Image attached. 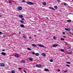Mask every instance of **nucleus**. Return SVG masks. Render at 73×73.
Instances as JSON below:
<instances>
[{
	"mask_svg": "<svg viewBox=\"0 0 73 73\" xmlns=\"http://www.w3.org/2000/svg\"><path fill=\"white\" fill-rule=\"evenodd\" d=\"M38 45L39 46H40V47H44V46H43V45H42L40 44H38Z\"/></svg>",
	"mask_w": 73,
	"mask_h": 73,
	"instance_id": "nucleus-9",
	"label": "nucleus"
},
{
	"mask_svg": "<svg viewBox=\"0 0 73 73\" xmlns=\"http://www.w3.org/2000/svg\"><path fill=\"white\" fill-rule=\"evenodd\" d=\"M50 9H52V10H54V9L53 8H52L51 7H50L49 8Z\"/></svg>",
	"mask_w": 73,
	"mask_h": 73,
	"instance_id": "nucleus-19",
	"label": "nucleus"
},
{
	"mask_svg": "<svg viewBox=\"0 0 73 73\" xmlns=\"http://www.w3.org/2000/svg\"><path fill=\"white\" fill-rule=\"evenodd\" d=\"M0 17H1V15H0Z\"/></svg>",
	"mask_w": 73,
	"mask_h": 73,
	"instance_id": "nucleus-52",
	"label": "nucleus"
},
{
	"mask_svg": "<svg viewBox=\"0 0 73 73\" xmlns=\"http://www.w3.org/2000/svg\"><path fill=\"white\" fill-rule=\"evenodd\" d=\"M65 30H66V31H70L71 29L70 28H68V29H65Z\"/></svg>",
	"mask_w": 73,
	"mask_h": 73,
	"instance_id": "nucleus-3",
	"label": "nucleus"
},
{
	"mask_svg": "<svg viewBox=\"0 0 73 73\" xmlns=\"http://www.w3.org/2000/svg\"><path fill=\"white\" fill-rule=\"evenodd\" d=\"M49 61L50 62H53V60L52 59H50Z\"/></svg>",
	"mask_w": 73,
	"mask_h": 73,
	"instance_id": "nucleus-21",
	"label": "nucleus"
},
{
	"mask_svg": "<svg viewBox=\"0 0 73 73\" xmlns=\"http://www.w3.org/2000/svg\"><path fill=\"white\" fill-rule=\"evenodd\" d=\"M21 62H23V63H24V62H25V61L24 60H22L21 61Z\"/></svg>",
	"mask_w": 73,
	"mask_h": 73,
	"instance_id": "nucleus-22",
	"label": "nucleus"
},
{
	"mask_svg": "<svg viewBox=\"0 0 73 73\" xmlns=\"http://www.w3.org/2000/svg\"><path fill=\"white\" fill-rule=\"evenodd\" d=\"M60 51H61V52H63L64 51V50H63V49H61L60 50Z\"/></svg>",
	"mask_w": 73,
	"mask_h": 73,
	"instance_id": "nucleus-25",
	"label": "nucleus"
},
{
	"mask_svg": "<svg viewBox=\"0 0 73 73\" xmlns=\"http://www.w3.org/2000/svg\"><path fill=\"white\" fill-rule=\"evenodd\" d=\"M60 70L58 69V72H60Z\"/></svg>",
	"mask_w": 73,
	"mask_h": 73,
	"instance_id": "nucleus-44",
	"label": "nucleus"
},
{
	"mask_svg": "<svg viewBox=\"0 0 73 73\" xmlns=\"http://www.w3.org/2000/svg\"><path fill=\"white\" fill-rule=\"evenodd\" d=\"M19 17H20V18H23V16L22 15H19Z\"/></svg>",
	"mask_w": 73,
	"mask_h": 73,
	"instance_id": "nucleus-11",
	"label": "nucleus"
},
{
	"mask_svg": "<svg viewBox=\"0 0 73 73\" xmlns=\"http://www.w3.org/2000/svg\"><path fill=\"white\" fill-rule=\"evenodd\" d=\"M9 3H12V2L11 1H9Z\"/></svg>",
	"mask_w": 73,
	"mask_h": 73,
	"instance_id": "nucleus-37",
	"label": "nucleus"
},
{
	"mask_svg": "<svg viewBox=\"0 0 73 73\" xmlns=\"http://www.w3.org/2000/svg\"><path fill=\"white\" fill-rule=\"evenodd\" d=\"M19 33H20V34L21 33V32H19Z\"/></svg>",
	"mask_w": 73,
	"mask_h": 73,
	"instance_id": "nucleus-49",
	"label": "nucleus"
},
{
	"mask_svg": "<svg viewBox=\"0 0 73 73\" xmlns=\"http://www.w3.org/2000/svg\"><path fill=\"white\" fill-rule=\"evenodd\" d=\"M15 57H17V58L19 57V54H15Z\"/></svg>",
	"mask_w": 73,
	"mask_h": 73,
	"instance_id": "nucleus-7",
	"label": "nucleus"
},
{
	"mask_svg": "<svg viewBox=\"0 0 73 73\" xmlns=\"http://www.w3.org/2000/svg\"><path fill=\"white\" fill-rule=\"evenodd\" d=\"M0 35H2V32L0 31Z\"/></svg>",
	"mask_w": 73,
	"mask_h": 73,
	"instance_id": "nucleus-38",
	"label": "nucleus"
},
{
	"mask_svg": "<svg viewBox=\"0 0 73 73\" xmlns=\"http://www.w3.org/2000/svg\"><path fill=\"white\" fill-rule=\"evenodd\" d=\"M46 19H48V18L46 17Z\"/></svg>",
	"mask_w": 73,
	"mask_h": 73,
	"instance_id": "nucleus-50",
	"label": "nucleus"
},
{
	"mask_svg": "<svg viewBox=\"0 0 73 73\" xmlns=\"http://www.w3.org/2000/svg\"><path fill=\"white\" fill-rule=\"evenodd\" d=\"M63 37H64L65 38H66V36H63Z\"/></svg>",
	"mask_w": 73,
	"mask_h": 73,
	"instance_id": "nucleus-48",
	"label": "nucleus"
},
{
	"mask_svg": "<svg viewBox=\"0 0 73 73\" xmlns=\"http://www.w3.org/2000/svg\"><path fill=\"white\" fill-rule=\"evenodd\" d=\"M19 70H21L22 69V68H19Z\"/></svg>",
	"mask_w": 73,
	"mask_h": 73,
	"instance_id": "nucleus-31",
	"label": "nucleus"
},
{
	"mask_svg": "<svg viewBox=\"0 0 73 73\" xmlns=\"http://www.w3.org/2000/svg\"><path fill=\"white\" fill-rule=\"evenodd\" d=\"M22 20H24V18H21Z\"/></svg>",
	"mask_w": 73,
	"mask_h": 73,
	"instance_id": "nucleus-33",
	"label": "nucleus"
},
{
	"mask_svg": "<svg viewBox=\"0 0 73 73\" xmlns=\"http://www.w3.org/2000/svg\"><path fill=\"white\" fill-rule=\"evenodd\" d=\"M2 37H3V38H5V37H6V36H3Z\"/></svg>",
	"mask_w": 73,
	"mask_h": 73,
	"instance_id": "nucleus-35",
	"label": "nucleus"
},
{
	"mask_svg": "<svg viewBox=\"0 0 73 73\" xmlns=\"http://www.w3.org/2000/svg\"><path fill=\"white\" fill-rule=\"evenodd\" d=\"M64 38H61V40H64Z\"/></svg>",
	"mask_w": 73,
	"mask_h": 73,
	"instance_id": "nucleus-36",
	"label": "nucleus"
},
{
	"mask_svg": "<svg viewBox=\"0 0 73 73\" xmlns=\"http://www.w3.org/2000/svg\"><path fill=\"white\" fill-rule=\"evenodd\" d=\"M23 37L24 38H26L27 37V36H23Z\"/></svg>",
	"mask_w": 73,
	"mask_h": 73,
	"instance_id": "nucleus-34",
	"label": "nucleus"
},
{
	"mask_svg": "<svg viewBox=\"0 0 73 73\" xmlns=\"http://www.w3.org/2000/svg\"><path fill=\"white\" fill-rule=\"evenodd\" d=\"M66 72H68V71H67V70H66L64 71V73H66Z\"/></svg>",
	"mask_w": 73,
	"mask_h": 73,
	"instance_id": "nucleus-32",
	"label": "nucleus"
},
{
	"mask_svg": "<svg viewBox=\"0 0 73 73\" xmlns=\"http://www.w3.org/2000/svg\"><path fill=\"white\" fill-rule=\"evenodd\" d=\"M32 46H34V47H37V46H36V45L35 44H32Z\"/></svg>",
	"mask_w": 73,
	"mask_h": 73,
	"instance_id": "nucleus-14",
	"label": "nucleus"
},
{
	"mask_svg": "<svg viewBox=\"0 0 73 73\" xmlns=\"http://www.w3.org/2000/svg\"><path fill=\"white\" fill-rule=\"evenodd\" d=\"M36 35H34V36H35V37H36Z\"/></svg>",
	"mask_w": 73,
	"mask_h": 73,
	"instance_id": "nucleus-51",
	"label": "nucleus"
},
{
	"mask_svg": "<svg viewBox=\"0 0 73 73\" xmlns=\"http://www.w3.org/2000/svg\"><path fill=\"white\" fill-rule=\"evenodd\" d=\"M67 22H69V23H70L71 22V20H67Z\"/></svg>",
	"mask_w": 73,
	"mask_h": 73,
	"instance_id": "nucleus-16",
	"label": "nucleus"
},
{
	"mask_svg": "<svg viewBox=\"0 0 73 73\" xmlns=\"http://www.w3.org/2000/svg\"><path fill=\"white\" fill-rule=\"evenodd\" d=\"M60 1V0H58V2H59Z\"/></svg>",
	"mask_w": 73,
	"mask_h": 73,
	"instance_id": "nucleus-47",
	"label": "nucleus"
},
{
	"mask_svg": "<svg viewBox=\"0 0 73 73\" xmlns=\"http://www.w3.org/2000/svg\"><path fill=\"white\" fill-rule=\"evenodd\" d=\"M24 72H25V73H27V72H26V71H25V70H24Z\"/></svg>",
	"mask_w": 73,
	"mask_h": 73,
	"instance_id": "nucleus-43",
	"label": "nucleus"
},
{
	"mask_svg": "<svg viewBox=\"0 0 73 73\" xmlns=\"http://www.w3.org/2000/svg\"><path fill=\"white\" fill-rule=\"evenodd\" d=\"M66 66H68V67H69L70 66V65H66Z\"/></svg>",
	"mask_w": 73,
	"mask_h": 73,
	"instance_id": "nucleus-30",
	"label": "nucleus"
},
{
	"mask_svg": "<svg viewBox=\"0 0 73 73\" xmlns=\"http://www.w3.org/2000/svg\"><path fill=\"white\" fill-rule=\"evenodd\" d=\"M66 5V3H65L64 4V5Z\"/></svg>",
	"mask_w": 73,
	"mask_h": 73,
	"instance_id": "nucleus-39",
	"label": "nucleus"
},
{
	"mask_svg": "<svg viewBox=\"0 0 73 73\" xmlns=\"http://www.w3.org/2000/svg\"><path fill=\"white\" fill-rule=\"evenodd\" d=\"M44 70H45V71H46V72H48V71L49 70H48V69H44Z\"/></svg>",
	"mask_w": 73,
	"mask_h": 73,
	"instance_id": "nucleus-18",
	"label": "nucleus"
},
{
	"mask_svg": "<svg viewBox=\"0 0 73 73\" xmlns=\"http://www.w3.org/2000/svg\"><path fill=\"white\" fill-rule=\"evenodd\" d=\"M54 8H55V9H57V6H55L54 7Z\"/></svg>",
	"mask_w": 73,
	"mask_h": 73,
	"instance_id": "nucleus-23",
	"label": "nucleus"
},
{
	"mask_svg": "<svg viewBox=\"0 0 73 73\" xmlns=\"http://www.w3.org/2000/svg\"><path fill=\"white\" fill-rule=\"evenodd\" d=\"M20 26V27H22L23 28H24V27H25V26H24V25H21Z\"/></svg>",
	"mask_w": 73,
	"mask_h": 73,
	"instance_id": "nucleus-13",
	"label": "nucleus"
},
{
	"mask_svg": "<svg viewBox=\"0 0 73 73\" xmlns=\"http://www.w3.org/2000/svg\"><path fill=\"white\" fill-rule=\"evenodd\" d=\"M66 63H67V64H70V62H67Z\"/></svg>",
	"mask_w": 73,
	"mask_h": 73,
	"instance_id": "nucleus-28",
	"label": "nucleus"
},
{
	"mask_svg": "<svg viewBox=\"0 0 73 73\" xmlns=\"http://www.w3.org/2000/svg\"><path fill=\"white\" fill-rule=\"evenodd\" d=\"M58 46V45H53V47H56V46Z\"/></svg>",
	"mask_w": 73,
	"mask_h": 73,
	"instance_id": "nucleus-17",
	"label": "nucleus"
},
{
	"mask_svg": "<svg viewBox=\"0 0 73 73\" xmlns=\"http://www.w3.org/2000/svg\"><path fill=\"white\" fill-rule=\"evenodd\" d=\"M2 51H5V50H2Z\"/></svg>",
	"mask_w": 73,
	"mask_h": 73,
	"instance_id": "nucleus-46",
	"label": "nucleus"
},
{
	"mask_svg": "<svg viewBox=\"0 0 73 73\" xmlns=\"http://www.w3.org/2000/svg\"><path fill=\"white\" fill-rule=\"evenodd\" d=\"M36 66L37 67H41V64H37L36 65Z\"/></svg>",
	"mask_w": 73,
	"mask_h": 73,
	"instance_id": "nucleus-5",
	"label": "nucleus"
},
{
	"mask_svg": "<svg viewBox=\"0 0 73 73\" xmlns=\"http://www.w3.org/2000/svg\"><path fill=\"white\" fill-rule=\"evenodd\" d=\"M42 4L43 5H46V3L45 2H44Z\"/></svg>",
	"mask_w": 73,
	"mask_h": 73,
	"instance_id": "nucleus-10",
	"label": "nucleus"
},
{
	"mask_svg": "<svg viewBox=\"0 0 73 73\" xmlns=\"http://www.w3.org/2000/svg\"><path fill=\"white\" fill-rule=\"evenodd\" d=\"M72 41H73V39L72 40Z\"/></svg>",
	"mask_w": 73,
	"mask_h": 73,
	"instance_id": "nucleus-54",
	"label": "nucleus"
},
{
	"mask_svg": "<svg viewBox=\"0 0 73 73\" xmlns=\"http://www.w3.org/2000/svg\"><path fill=\"white\" fill-rule=\"evenodd\" d=\"M29 60L30 61H32V60H33V58H31V57L29 58Z\"/></svg>",
	"mask_w": 73,
	"mask_h": 73,
	"instance_id": "nucleus-12",
	"label": "nucleus"
},
{
	"mask_svg": "<svg viewBox=\"0 0 73 73\" xmlns=\"http://www.w3.org/2000/svg\"><path fill=\"white\" fill-rule=\"evenodd\" d=\"M27 3L29 5H33V3L31 2H27Z\"/></svg>",
	"mask_w": 73,
	"mask_h": 73,
	"instance_id": "nucleus-1",
	"label": "nucleus"
},
{
	"mask_svg": "<svg viewBox=\"0 0 73 73\" xmlns=\"http://www.w3.org/2000/svg\"><path fill=\"white\" fill-rule=\"evenodd\" d=\"M20 22L21 23H24V21H23L21 20Z\"/></svg>",
	"mask_w": 73,
	"mask_h": 73,
	"instance_id": "nucleus-24",
	"label": "nucleus"
},
{
	"mask_svg": "<svg viewBox=\"0 0 73 73\" xmlns=\"http://www.w3.org/2000/svg\"><path fill=\"white\" fill-rule=\"evenodd\" d=\"M22 2H23V3H25V0H23L22 1Z\"/></svg>",
	"mask_w": 73,
	"mask_h": 73,
	"instance_id": "nucleus-27",
	"label": "nucleus"
},
{
	"mask_svg": "<svg viewBox=\"0 0 73 73\" xmlns=\"http://www.w3.org/2000/svg\"><path fill=\"white\" fill-rule=\"evenodd\" d=\"M53 38L54 40H56V39H57V38L55 36H54L53 37Z\"/></svg>",
	"mask_w": 73,
	"mask_h": 73,
	"instance_id": "nucleus-20",
	"label": "nucleus"
},
{
	"mask_svg": "<svg viewBox=\"0 0 73 73\" xmlns=\"http://www.w3.org/2000/svg\"><path fill=\"white\" fill-rule=\"evenodd\" d=\"M68 54H71V53H72V52H68Z\"/></svg>",
	"mask_w": 73,
	"mask_h": 73,
	"instance_id": "nucleus-40",
	"label": "nucleus"
},
{
	"mask_svg": "<svg viewBox=\"0 0 73 73\" xmlns=\"http://www.w3.org/2000/svg\"><path fill=\"white\" fill-rule=\"evenodd\" d=\"M72 0V1H73V0Z\"/></svg>",
	"mask_w": 73,
	"mask_h": 73,
	"instance_id": "nucleus-53",
	"label": "nucleus"
},
{
	"mask_svg": "<svg viewBox=\"0 0 73 73\" xmlns=\"http://www.w3.org/2000/svg\"><path fill=\"white\" fill-rule=\"evenodd\" d=\"M17 9L18 11H21L23 9V8L21 7H18Z\"/></svg>",
	"mask_w": 73,
	"mask_h": 73,
	"instance_id": "nucleus-2",
	"label": "nucleus"
},
{
	"mask_svg": "<svg viewBox=\"0 0 73 73\" xmlns=\"http://www.w3.org/2000/svg\"><path fill=\"white\" fill-rule=\"evenodd\" d=\"M0 65L1 66H4L5 64L3 63H1L0 64Z\"/></svg>",
	"mask_w": 73,
	"mask_h": 73,
	"instance_id": "nucleus-4",
	"label": "nucleus"
},
{
	"mask_svg": "<svg viewBox=\"0 0 73 73\" xmlns=\"http://www.w3.org/2000/svg\"><path fill=\"white\" fill-rule=\"evenodd\" d=\"M41 54L42 55V56H44V57H45V56H46V54L45 53H42Z\"/></svg>",
	"mask_w": 73,
	"mask_h": 73,
	"instance_id": "nucleus-6",
	"label": "nucleus"
},
{
	"mask_svg": "<svg viewBox=\"0 0 73 73\" xmlns=\"http://www.w3.org/2000/svg\"><path fill=\"white\" fill-rule=\"evenodd\" d=\"M15 72L14 70H13L12 71V73H15Z\"/></svg>",
	"mask_w": 73,
	"mask_h": 73,
	"instance_id": "nucleus-26",
	"label": "nucleus"
},
{
	"mask_svg": "<svg viewBox=\"0 0 73 73\" xmlns=\"http://www.w3.org/2000/svg\"><path fill=\"white\" fill-rule=\"evenodd\" d=\"M33 54H35V52H33L32 53Z\"/></svg>",
	"mask_w": 73,
	"mask_h": 73,
	"instance_id": "nucleus-42",
	"label": "nucleus"
},
{
	"mask_svg": "<svg viewBox=\"0 0 73 73\" xmlns=\"http://www.w3.org/2000/svg\"><path fill=\"white\" fill-rule=\"evenodd\" d=\"M1 54L3 55V56H5L6 55V53H5L2 52L1 53Z\"/></svg>",
	"mask_w": 73,
	"mask_h": 73,
	"instance_id": "nucleus-8",
	"label": "nucleus"
},
{
	"mask_svg": "<svg viewBox=\"0 0 73 73\" xmlns=\"http://www.w3.org/2000/svg\"><path fill=\"white\" fill-rule=\"evenodd\" d=\"M63 35H65V33L64 32H63Z\"/></svg>",
	"mask_w": 73,
	"mask_h": 73,
	"instance_id": "nucleus-41",
	"label": "nucleus"
},
{
	"mask_svg": "<svg viewBox=\"0 0 73 73\" xmlns=\"http://www.w3.org/2000/svg\"><path fill=\"white\" fill-rule=\"evenodd\" d=\"M27 49L28 50H31V48H27Z\"/></svg>",
	"mask_w": 73,
	"mask_h": 73,
	"instance_id": "nucleus-29",
	"label": "nucleus"
},
{
	"mask_svg": "<svg viewBox=\"0 0 73 73\" xmlns=\"http://www.w3.org/2000/svg\"><path fill=\"white\" fill-rule=\"evenodd\" d=\"M35 55L36 56H39V54H38V53H36L35 54Z\"/></svg>",
	"mask_w": 73,
	"mask_h": 73,
	"instance_id": "nucleus-15",
	"label": "nucleus"
},
{
	"mask_svg": "<svg viewBox=\"0 0 73 73\" xmlns=\"http://www.w3.org/2000/svg\"><path fill=\"white\" fill-rule=\"evenodd\" d=\"M29 38H32V37H31V36H30L29 37Z\"/></svg>",
	"mask_w": 73,
	"mask_h": 73,
	"instance_id": "nucleus-45",
	"label": "nucleus"
}]
</instances>
